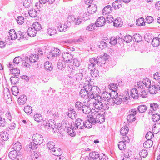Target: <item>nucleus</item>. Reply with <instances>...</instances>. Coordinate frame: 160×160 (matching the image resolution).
<instances>
[{"label": "nucleus", "mask_w": 160, "mask_h": 160, "mask_svg": "<svg viewBox=\"0 0 160 160\" xmlns=\"http://www.w3.org/2000/svg\"><path fill=\"white\" fill-rule=\"evenodd\" d=\"M132 97L135 99H137L138 97L139 94L137 90L135 88H133L131 90Z\"/></svg>", "instance_id": "obj_24"}, {"label": "nucleus", "mask_w": 160, "mask_h": 160, "mask_svg": "<svg viewBox=\"0 0 160 160\" xmlns=\"http://www.w3.org/2000/svg\"><path fill=\"white\" fill-rule=\"evenodd\" d=\"M23 59L25 60H23V61H24L25 62H22V65L25 67H29L30 65V63L29 62L28 58H26L25 59L23 58Z\"/></svg>", "instance_id": "obj_55"}, {"label": "nucleus", "mask_w": 160, "mask_h": 160, "mask_svg": "<svg viewBox=\"0 0 160 160\" xmlns=\"http://www.w3.org/2000/svg\"><path fill=\"white\" fill-rule=\"evenodd\" d=\"M36 31L32 28H29L28 30V36L33 37L35 36L36 34Z\"/></svg>", "instance_id": "obj_27"}, {"label": "nucleus", "mask_w": 160, "mask_h": 160, "mask_svg": "<svg viewBox=\"0 0 160 160\" xmlns=\"http://www.w3.org/2000/svg\"><path fill=\"white\" fill-rule=\"evenodd\" d=\"M8 156L9 158L12 160L17 158V160H19L18 157H19V156L16 150H13L10 152Z\"/></svg>", "instance_id": "obj_14"}, {"label": "nucleus", "mask_w": 160, "mask_h": 160, "mask_svg": "<svg viewBox=\"0 0 160 160\" xmlns=\"http://www.w3.org/2000/svg\"><path fill=\"white\" fill-rule=\"evenodd\" d=\"M88 111H82L83 113L87 114V112L88 113V115L87 116L88 120L84 122V128L85 127L87 128H90L92 126V125L93 124V120L92 118H91V116H89V112H88Z\"/></svg>", "instance_id": "obj_6"}, {"label": "nucleus", "mask_w": 160, "mask_h": 160, "mask_svg": "<svg viewBox=\"0 0 160 160\" xmlns=\"http://www.w3.org/2000/svg\"><path fill=\"white\" fill-rule=\"evenodd\" d=\"M104 111H102V112ZM101 114L99 112V111H90L89 112V116H91V118H92L93 120L92 123L94 125L96 124L97 123H102L104 122L105 120L104 115H106L105 113H103V112Z\"/></svg>", "instance_id": "obj_2"}, {"label": "nucleus", "mask_w": 160, "mask_h": 160, "mask_svg": "<svg viewBox=\"0 0 160 160\" xmlns=\"http://www.w3.org/2000/svg\"><path fill=\"white\" fill-rule=\"evenodd\" d=\"M1 137L3 140H7L9 138V135L7 132H3L1 134Z\"/></svg>", "instance_id": "obj_63"}, {"label": "nucleus", "mask_w": 160, "mask_h": 160, "mask_svg": "<svg viewBox=\"0 0 160 160\" xmlns=\"http://www.w3.org/2000/svg\"><path fill=\"white\" fill-rule=\"evenodd\" d=\"M132 37L129 35H126L123 38L124 41L127 43L131 42L132 41Z\"/></svg>", "instance_id": "obj_57"}, {"label": "nucleus", "mask_w": 160, "mask_h": 160, "mask_svg": "<svg viewBox=\"0 0 160 160\" xmlns=\"http://www.w3.org/2000/svg\"><path fill=\"white\" fill-rule=\"evenodd\" d=\"M33 28L36 31H39L41 29V25L39 23L36 22L32 24Z\"/></svg>", "instance_id": "obj_39"}, {"label": "nucleus", "mask_w": 160, "mask_h": 160, "mask_svg": "<svg viewBox=\"0 0 160 160\" xmlns=\"http://www.w3.org/2000/svg\"><path fill=\"white\" fill-rule=\"evenodd\" d=\"M45 69L47 71H51L52 70V66L51 63L49 61L46 62L44 63Z\"/></svg>", "instance_id": "obj_28"}, {"label": "nucleus", "mask_w": 160, "mask_h": 160, "mask_svg": "<svg viewBox=\"0 0 160 160\" xmlns=\"http://www.w3.org/2000/svg\"><path fill=\"white\" fill-rule=\"evenodd\" d=\"M81 60L77 58H75L73 60V65L77 68L80 66L81 64Z\"/></svg>", "instance_id": "obj_48"}, {"label": "nucleus", "mask_w": 160, "mask_h": 160, "mask_svg": "<svg viewBox=\"0 0 160 160\" xmlns=\"http://www.w3.org/2000/svg\"><path fill=\"white\" fill-rule=\"evenodd\" d=\"M23 60V59L22 58L18 56L15 57L13 60V62L15 64H16L17 65H18Z\"/></svg>", "instance_id": "obj_60"}, {"label": "nucleus", "mask_w": 160, "mask_h": 160, "mask_svg": "<svg viewBox=\"0 0 160 160\" xmlns=\"http://www.w3.org/2000/svg\"><path fill=\"white\" fill-rule=\"evenodd\" d=\"M63 59L65 62L68 63H71L73 58L72 55L69 53H64L62 55Z\"/></svg>", "instance_id": "obj_17"}, {"label": "nucleus", "mask_w": 160, "mask_h": 160, "mask_svg": "<svg viewBox=\"0 0 160 160\" xmlns=\"http://www.w3.org/2000/svg\"><path fill=\"white\" fill-rule=\"evenodd\" d=\"M128 128L127 126H124L121 128L120 130V133L121 134L124 136L123 137L126 136L125 135L127 134L128 132Z\"/></svg>", "instance_id": "obj_29"}, {"label": "nucleus", "mask_w": 160, "mask_h": 160, "mask_svg": "<svg viewBox=\"0 0 160 160\" xmlns=\"http://www.w3.org/2000/svg\"><path fill=\"white\" fill-rule=\"evenodd\" d=\"M38 60V55L36 54H32L28 58L29 62L31 64L32 63L36 62Z\"/></svg>", "instance_id": "obj_21"}, {"label": "nucleus", "mask_w": 160, "mask_h": 160, "mask_svg": "<svg viewBox=\"0 0 160 160\" xmlns=\"http://www.w3.org/2000/svg\"><path fill=\"white\" fill-rule=\"evenodd\" d=\"M139 155L141 157H146L148 155V152L146 150H142L139 153Z\"/></svg>", "instance_id": "obj_61"}, {"label": "nucleus", "mask_w": 160, "mask_h": 160, "mask_svg": "<svg viewBox=\"0 0 160 160\" xmlns=\"http://www.w3.org/2000/svg\"><path fill=\"white\" fill-rule=\"evenodd\" d=\"M13 40L10 38L9 35L7 36L5 38V41L6 44L8 45H11L12 43Z\"/></svg>", "instance_id": "obj_59"}, {"label": "nucleus", "mask_w": 160, "mask_h": 160, "mask_svg": "<svg viewBox=\"0 0 160 160\" xmlns=\"http://www.w3.org/2000/svg\"><path fill=\"white\" fill-rule=\"evenodd\" d=\"M118 1V0L112 3V7L115 10L119 9L122 6L119 3Z\"/></svg>", "instance_id": "obj_51"}, {"label": "nucleus", "mask_w": 160, "mask_h": 160, "mask_svg": "<svg viewBox=\"0 0 160 160\" xmlns=\"http://www.w3.org/2000/svg\"><path fill=\"white\" fill-rule=\"evenodd\" d=\"M27 98L26 96L24 95H22L18 98V102L19 105H23L26 102Z\"/></svg>", "instance_id": "obj_23"}, {"label": "nucleus", "mask_w": 160, "mask_h": 160, "mask_svg": "<svg viewBox=\"0 0 160 160\" xmlns=\"http://www.w3.org/2000/svg\"><path fill=\"white\" fill-rule=\"evenodd\" d=\"M122 138L123 140L119 142L118 144V147L120 150H123L126 148V143H128L130 142L128 137L125 136L124 137H123Z\"/></svg>", "instance_id": "obj_7"}, {"label": "nucleus", "mask_w": 160, "mask_h": 160, "mask_svg": "<svg viewBox=\"0 0 160 160\" xmlns=\"http://www.w3.org/2000/svg\"><path fill=\"white\" fill-rule=\"evenodd\" d=\"M14 150H16L17 151H19L22 148V146L21 143L18 142H17L15 143H13V147Z\"/></svg>", "instance_id": "obj_33"}, {"label": "nucleus", "mask_w": 160, "mask_h": 160, "mask_svg": "<svg viewBox=\"0 0 160 160\" xmlns=\"http://www.w3.org/2000/svg\"><path fill=\"white\" fill-rule=\"evenodd\" d=\"M55 143L52 141H49L47 144V148L50 151L55 148Z\"/></svg>", "instance_id": "obj_43"}, {"label": "nucleus", "mask_w": 160, "mask_h": 160, "mask_svg": "<svg viewBox=\"0 0 160 160\" xmlns=\"http://www.w3.org/2000/svg\"><path fill=\"white\" fill-rule=\"evenodd\" d=\"M101 101H98V103L95 106V108L97 109H103L104 110H108L109 109V105L107 104H103Z\"/></svg>", "instance_id": "obj_12"}, {"label": "nucleus", "mask_w": 160, "mask_h": 160, "mask_svg": "<svg viewBox=\"0 0 160 160\" xmlns=\"http://www.w3.org/2000/svg\"><path fill=\"white\" fill-rule=\"evenodd\" d=\"M105 23V18L103 17H100L97 19L95 24L96 27H101L104 26Z\"/></svg>", "instance_id": "obj_10"}, {"label": "nucleus", "mask_w": 160, "mask_h": 160, "mask_svg": "<svg viewBox=\"0 0 160 160\" xmlns=\"http://www.w3.org/2000/svg\"><path fill=\"white\" fill-rule=\"evenodd\" d=\"M160 116L159 114L156 113L153 114L152 117V119L153 122H156L160 120Z\"/></svg>", "instance_id": "obj_47"}, {"label": "nucleus", "mask_w": 160, "mask_h": 160, "mask_svg": "<svg viewBox=\"0 0 160 160\" xmlns=\"http://www.w3.org/2000/svg\"><path fill=\"white\" fill-rule=\"evenodd\" d=\"M68 28V26L65 24L62 25L61 24H59L57 27V28L61 32L65 31Z\"/></svg>", "instance_id": "obj_26"}, {"label": "nucleus", "mask_w": 160, "mask_h": 160, "mask_svg": "<svg viewBox=\"0 0 160 160\" xmlns=\"http://www.w3.org/2000/svg\"><path fill=\"white\" fill-rule=\"evenodd\" d=\"M154 137L153 133L151 132H148L146 134L145 136V138L147 140H151Z\"/></svg>", "instance_id": "obj_58"}, {"label": "nucleus", "mask_w": 160, "mask_h": 160, "mask_svg": "<svg viewBox=\"0 0 160 160\" xmlns=\"http://www.w3.org/2000/svg\"><path fill=\"white\" fill-rule=\"evenodd\" d=\"M89 156L91 158L94 160L97 159L99 157L98 153L97 152H93L89 153Z\"/></svg>", "instance_id": "obj_32"}, {"label": "nucleus", "mask_w": 160, "mask_h": 160, "mask_svg": "<svg viewBox=\"0 0 160 160\" xmlns=\"http://www.w3.org/2000/svg\"><path fill=\"white\" fill-rule=\"evenodd\" d=\"M101 92V90L100 89V92L97 95V96H95L94 98L95 100L98 101H108L111 99V95H110V93L107 92H103L102 95V96L101 97L99 95V94Z\"/></svg>", "instance_id": "obj_4"}, {"label": "nucleus", "mask_w": 160, "mask_h": 160, "mask_svg": "<svg viewBox=\"0 0 160 160\" xmlns=\"http://www.w3.org/2000/svg\"><path fill=\"white\" fill-rule=\"evenodd\" d=\"M97 9V7L96 5L92 4L89 5L87 8L88 12L85 14V16L87 17V19H88V16H89L90 14L95 13Z\"/></svg>", "instance_id": "obj_8"}, {"label": "nucleus", "mask_w": 160, "mask_h": 160, "mask_svg": "<svg viewBox=\"0 0 160 160\" xmlns=\"http://www.w3.org/2000/svg\"><path fill=\"white\" fill-rule=\"evenodd\" d=\"M9 37L10 38L14 40L16 39H18V36H17L15 31L13 29H11L9 30L8 32Z\"/></svg>", "instance_id": "obj_25"}, {"label": "nucleus", "mask_w": 160, "mask_h": 160, "mask_svg": "<svg viewBox=\"0 0 160 160\" xmlns=\"http://www.w3.org/2000/svg\"><path fill=\"white\" fill-rule=\"evenodd\" d=\"M29 15L32 18H35L37 16V12L34 9H31L28 11Z\"/></svg>", "instance_id": "obj_45"}, {"label": "nucleus", "mask_w": 160, "mask_h": 160, "mask_svg": "<svg viewBox=\"0 0 160 160\" xmlns=\"http://www.w3.org/2000/svg\"><path fill=\"white\" fill-rule=\"evenodd\" d=\"M103 61H104L102 58V56H98L96 58H91L89 60V63L88 64V68L89 69H91L94 67L96 64L102 63Z\"/></svg>", "instance_id": "obj_5"}, {"label": "nucleus", "mask_w": 160, "mask_h": 160, "mask_svg": "<svg viewBox=\"0 0 160 160\" xmlns=\"http://www.w3.org/2000/svg\"><path fill=\"white\" fill-rule=\"evenodd\" d=\"M68 111V115L69 117L72 119H74L76 118L77 114L75 111Z\"/></svg>", "instance_id": "obj_35"}, {"label": "nucleus", "mask_w": 160, "mask_h": 160, "mask_svg": "<svg viewBox=\"0 0 160 160\" xmlns=\"http://www.w3.org/2000/svg\"><path fill=\"white\" fill-rule=\"evenodd\" d=\"M153 145V142L151 140H147L143 143L144 147L146 148L151 147Z\"/></svg>", "instance_id": "obj_34"}, {"label": "nucleus", "mask_w": 160, "mask_h": 160, "mask_svg": "<svg viewBox=\"0 0 160 160\" xmlns=\"http://www.w3.org/2000/svg\"><path fill=\"white\" fill-rule=\"evenodd\" d=\"M110 95H111V99L112 98L113 100L115 99L118 97V93L115 90H112L111 92H110Z\"/></svg>", "instance_id": "obj_56"}, {"label": "nucleus", "mask_w": 160, "mask_h": 160, "mask_svg": "<svg viewBox=\"0 0 160 160\" xmlns=\"http://www.w3.org/2000/svg\"><path fill=\"white\" fill-rule=\"evenodd\" d=\"M113 26L116 28H119L123 25V22L121 18H117L113 21Z\"/></svg>", "instance_id": "obj_20"}, {"label": "nucleus", "mask_w": 160, "mask_h": 160, "mask_svg": "<svg viewBox=\"0 0 160 160\" xmlns=\"http://www.w3.org/2000/svg\"><path fill=\"white\" fill-rule=\"evenodd\" d=\"M150 106L152 110H158L160 109V106L157 103L152 102L150 104Z\"/></svg>", "instance_id": "obj_38"}, {"label": "nucleus", "mask_w": 160, "mask_h": 160, "mask_svg": "<svg viewBox=\"0 0 160 160\" xmlns=\"http://www.w3.org/2000/svg\"><path fill=\"white\" fill-rule=\"evenodd\" d=\"M84 122L81 119L78 118L75 121V124L73 128L75 129L79 128L83 129L84 128Z\"/></svg>", "instance_id": "obj_9"}, {"label": "nucleus", "mask_w": 160, "mask_h": 160, "mask_svg": "<svg viewBox=\"0 0 160 160\" xmlns=\"http://www.w3.org/2000/svg\"><path fill=\"white\" fill-rule=\"evenodd\" d=\"M123 97L121 96H119L115 98L114 100L113 99L114 102L117 105H119L122 102Z\"/></svg>", "instance_id": "obj_44"}, {"label": "nucleus", "mask_w": 160, "mask_h": 160, "mask_svg": "<svg viewBox=\"0 0 160 160\" xmlns=\"http://www.w3.org/2000/svg\"><path fill=\"white\" fill-rule=\"evenodd\" d=\"M132 154V152L130 150H126L124 153L125 158H129Z\"/></svg>", "instance_id": "obj_54"}, {"label": "nucleus", "mask_w": 160, "mask_h": 160, "mask_svg": "<svg viewBox=\"0 0 160 160\" xmlns=\"http://www.w3.org/2000/svg\"><path fill=\"white\" fill-rule=\"evenodd\" d=\"M22 2L25 7H28L31 5V0H22Z\"/></svg>", "instance_id": "obj_49"}, {"label": "nucleus", "mask_w": 160, "mask_h": 160, "mask_svg": "<svg viewBox=\"0 0 160 160\" xmlns=\"http://www.w3.org/2000/svg\"><path fill=\"white\" fill-rule=\"evenodd\" d=\"M10 80L11 83L14 85L18 82L19 78L18 77L15 76V75H13L11 77Z\"/></svg>", "instance_id": "obj_31"}, {"label": "nucleus", "mask_w": 160, "mask_h": 160, "mask_svg": "<svg viewBox=\"0 0 160 160\" xmlns=\"http://www.w3.org/2000/svg\"><path fill=\"white\" fill-rule=\"evenodd\" d=\"M108 158L107 156L104 154H101L99 155V160H108Z\"/></svg>", "instance_id": "obj_64"}, {"label": "nucleus", "mask_w": 160, "mask_h": 160, "mask_svg": "<svg viewBox=\"0 0 160 160\" xmlns=\"http://www.w3.org/2000/svg\"><path fill=\"white\" fill-rule=\"evenodd\" d=\"M73 126H71L70 127L67 128V131L68 134L72 137L74 136L75 135V133L73 129H75L73 128Z\"/></svg>", "instance_id": "obj_40"}, {"label": "nucleus", "mask_w": 160, "mask_h": 160, "mask_svg": "<svg viewBox=\"0 0 160 160\" xmlns=\"http://www.w3.org/2000/svg\"><path fill=\"white\" fill-rule=\"evenodd\" d=\"M160 41L158 39H157L156 38H154L152 41V44L154 47H156L158 46Z\"/></svg>", "instance_id": "obj_46"}, {"label": "nucleus", "mask_w": 160, "mask_h": 160, "mask_svg": "<svg viewBox=\"0 0 160 160\" xmlns=\"http://www.w3.org/2000/svg\"><path fill=\"white\" fill-rule=\"evenodd\" d=\"M159 88L157 84H154V85H151L149 87L148 90L150 93L151 94H156L159 91Z\"/></svg>", "instance_id": "obj_11"}, {"label": "nucleus", "mask_w": 160, "mask_h": 160, "mask_svg": "<svg viewBox=\"0 0 160 160\" xmlns=\"http://www.w3.org/2000/svg\"><path fill=\"white\" fill-rule=\"evenodd\" d=\"M137 111H131L130 114L128 116L127 119L129 122H133L135 120L136 117L135 115L136 114Z\"/></svg>", "instance_id": "obj_15"}, {"label": "nucleus", "mask_w": 160, "mask_h": 160, "mask_svg": "<svg viewBox=\"0 0 160 160\" xmlns=\"http://www.w3.org/2000/svg\"><path fill=\"white\" fill-rule=\"evenodd\" d=\"M47 32L50 36H54L57 33L56 29L53 28H48L47 30Z\"/></svg>", "instance_id": "obj_36"}, {"label": "nucleus", "mask_w": 160, "mask_h": 160, "mask_svg": "<svg viewBox=\"0 0 160 160\" xmlns=\"http://www.w3.org/2000/svg\"><path fill=\"white\" fill-rule=\"evenodd\" d=\"M12 94L15 96H17L19 93V90L17 86H13L12 87Z\"/></svg>", "instance_id": "obj_52"}, {"label": "nucleus", "mask_w": 160, "mask_h": 160, "mask_svg": "<svg viewBox=\"0 0 160 160\" xmlns=\"http://www.w3.org/2000/svg\"><path fill=\"white\" fill-rule=\"evenodd\" d=\"M61 52L59 49L58 48H52L49 52V55L52 57H57L59 56Z\"/></svg>", "instance_id": "obj_13"}, {"label": "nucleus", "mask_w": 160, "mask_h": 160, "mask_svg": "<svg viewBox=\"0 0 160 160\" xmlns=\"http://www.w3.org/2000/svg\"><path fill=\"white\" fill-rule=\"evenodd\" d=\"M33 142L30 143L29 148L31 149H36L38 148V145L41 144L43 141V137L38 134H35L32 136Z\"/></svg>", "instance_id": "obj_3"}, {"label": "nucleus", "mask_w": 160, "mask_h": 160, "mask_svg": "<svg viewBox=\"0 0 160 160\" xmlns=\"http://www.w3.org/2000/svg\"><path fill=\"white\" fill-rule=\"evenodd\" d=\"M91 69V74L92 77H97L98 76L99 71L98 70L95 69V68H92L91 69Z\"/></svg>", "instance_id": "obj_41"}, {"label": "nucleus", "mask_w": 160, "mask_h": 160, "mask_svg": "<svg viewBox=\"0 0 160 160\" xmlns=\"http://www.w3.org/2000/svg\"><path fill=\"white\" fill-rule=\"evenodd\" d=\"M75 107L78 110H84L83 104L80 102H76Z\"/></svg>", "instance_id": "obj_53"}, {"label": "nucleus", "mask_w": 160, "mask_h": 160, "mask_svg": "<svg viewBox=\"0 0 160 160\" xmlns=\"http://www.w3.org/2000/svg\"><path fill=\"white\" fill-rule=\"evenodd\" d=\"M133 41L138 42L142 40V37L139 34H135L133 36Z\"/></svg>", "instance_id": "obj_37"}, {"label": "nucleus", "mask_w": 160, "mask_h": 160, "mask_svg": "<svg viewBox=\"0 0 160 160\" xmlns=\"http://www.w3.org/2000/svg\"><path fill=\"white\" fill-rule=\"evenodd\" d=\"M51 152L53 155L58 156H60L62 153L61 149L55 147L51 151Z\"/></svg>", "instance_id": "obj_19"}, {"label": "nucleus", "mask_w": 160, "mask_h": 160, "mask_svg": "<svg viewBox=\"0 0 160 160\" xmlns=\"http://www.w3.org/2000/svg\"><path fill=\"white\" fill-rule=\"evenodd\" d=\"M96 26L95 24H91L86 27V30L90 31H93L95 29Z\"/></svg>", "instance_id": "obj_62"}, {"label": "nucleus", "mask_w": 160, "mask_h": 160, "mask_svg": "<svg viewBox=\"0 0 160 160\" xmlns=\"http://www.w3.org/2000/svg\"><path fill=\"white\" fill-rule=\"evenodd\" d=\"M68 72L70 75H73L76 72L78 71L77 68H76L72 65H68L67 67Z\"/></svg>", "instance_id": "obj_22"}, {"label": "nucleus", "mask_w": 160, "mask_h": 160, "mask_svg": "<svg viewBox=\"0 0 160 160\" xmlns=\"http://www.w3.org/2000/svg\"><path fill=\"white\" fill-rule=\"evenodd\" d=\"M82 72L83 71L82 69L79 70V72H77L74 75V77L76 80L78 81L83 80V78L84 74Z\"/></svg>", "instance_id": "obj_18"}, {"label": "nucleus", "mask_w": 160, "mask_h": 160, "mask_svg": "<svg viewBox=\"0 0 160 160\" xmlns=\"http://www.w3.org/2000/svg\"><path fill=\"white\" fill-rule=\"evenodd\" d=\"M47 2V0H39V2L35 4V6L38 8H40L41 7V5L45 4Z\"/></svg>", "instance_id": "obj_50"}, {"label": "nucleus", "mask_w": 160, "mask_h": 160, "mask_svg": "<svg viewBox=\"0 0 160 160\" xmlns=\"http://www.w3.org/2000/svg\"><path fill=\"white\" fill-rule=\"evenodd\" d=\"M83 89H81L80 91L79 94L82 98L87 95L88 98L93 99L95 96H97L100 92V89L97 86H92L91 85L87 84L84 85Z\"/></svg>", "instance_id": "obj_1"}, {"label": "nucleus", "mask_w": 160, "mask_h": 160, "mask_svg": "<svg viewBox=\"0 0 160 160\" xmlns=\"http://www.w3.org/2000/svg\"><path fill=\"white\" fill-rule=\"evenodd\" d=\"M112 9L110 5H108L105 7L103 9L102 14L104 15L110 13L112 12Z\"/></svg>", "instance_id": "obj_16"}, {"label": "nucleus", "mask_w": 160, "mask_h": 160, "mask_svg": "<svg viewBox=\"0 0 160 160\" xmlns=\"http://www.w3.org/2000/svg\"><path fill=\"white\" fill-rule=\"evenodd\" d=\"M34 120L38 122H40L42 120V117L40 114H36L34 116Z\"/></svg>", "instance_id": "obj_42"}, {"label": "nucleus", "mask_w": 160, "mask_h": 160, "mask_svg": "<svg viewBox=\"0 0 160 160\" xmlns=\"http://www.w3.org/2000/svg\"><path fill=\"white\" fill-rule=\"evenodd\" d=\"M72 126L66 120H63L61 122V125H60V127H62L63 128H68Z\"/></svg>", "instance_id": "obj_30"}]
</instances>
